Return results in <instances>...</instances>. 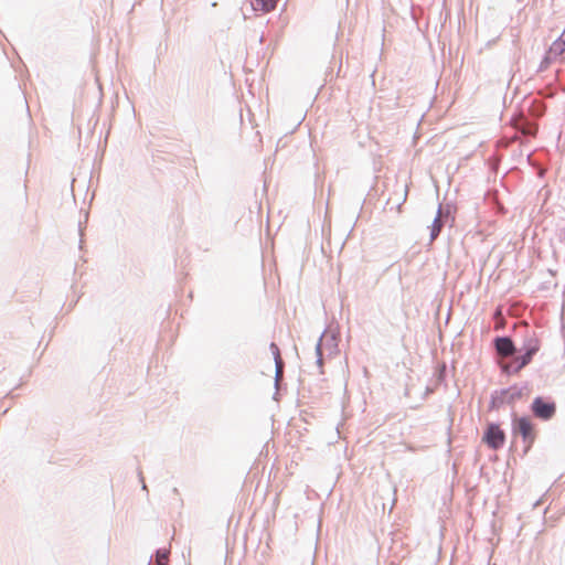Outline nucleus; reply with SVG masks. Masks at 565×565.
I'll return each mask as SVG.
<instances>
[{"mask_svg": "<svg viewBox=\"0 0 565 565\" xmlns=\"http://www.w3.org/2000/svg\"><path fill=\"white\" fill-rule=\"evenodd\" d=\"M565 52V38L562 35L559 39L555 40L550 46L545 60L547 62L555 61Z\"/></svg>", "mask_w": 565, "mask_h": 565, "instance_id": "4", "label": "nucleus"}, {"mask_svg": "<svg viewBox=\"0 0 565 565\" xmlns=\"http://www.w3.org/2000/svg\"><path fill=\"white\" fill-rule=\"evenodd\" d=\"M482 440L492 449H499L505 441V434L497 424H489Z\"/></svg>", "mask_w": 565, "mask_h": 565, "instance_id": "2", "label": "nucleus"}, {"mask_svg": "<svg viewBox=\"0 0 565 565\" xmlns=\"http://www.w3.org/2000/svg\"><path fill=\"white\" fill-rule=\"evenodd\" d=\"M440 216H441V210L439 209L437 216L435 217L433 225H431V233H430L431 241H434L439 235V233L441 231L443 224L440 221Z\"/></svg>", "mask_w": 565, "mask_h": 565, "instance_id": "9", "label": "nucleus"}, {"mask_svg": "<svg viewBox=\"0 0 565 565\" xmlns=\"http://www.w3.org/2000/svg\"><path fill=\"white\" fill-rule=\"evenodd\" d=\"M532 411L536 417L550 419L555 413V405L553 403L544 402L541 397H537L533 402Z\"/></svg>", "mask_w": 565, "mask_h": 565, "instance_id": "3", "label": "nucleus"}, {"mask_svg": "<svg viewBox=\"0 0 565 565\" xmlns=\"http://www.w3.org/2000/svg\"><path fill=\"white\" fill-rule=\"evenodd\" d=\"M495 348L502 356H510L514 352V344L510 338H498L495 340Z\"/></svg>", "mask_w": 565, "mask_h": 565, "instance_id": "5", "label": "nucleus"}, {"mask_svg": "<svg viewBox=\"0 0 565 565\" xmlns=\"http://www.w3.org/2000/svg\"><path fill=\"white\" fill-rule=\"evenodd\" d=\"M513 430L522 436L526 448H530L535 439V430L532 422L527 417H519L513 420Z\"/></svg>", "mask_w": 565, "mask_h": 565, "instance_id": "1", "label": "nucleus"}, {"mask_svg": "<svg viewBox=\"0 0 565 565\" xmlns=\"http://www.w3.org/2000/svg\"><path fill=\"white\" fill-rule=\"evenodd\" d=\"M524 350L531 355H534L540 350V341L535 337H530L525 340Z\"/></svg>", "mask_w": 565, "mask_h": 565, "instance_id": "8", "label": "nucleus"}, {"mask_svg": "<svg viewBox=\"0 0 565 565\" xmlns=\"http://www.w3.org/2000/svg\"><path fill=\"white\" fill-rule=\"evenodd\" d=\"M277 0H252V8L262 13H267L276 8Z\"/></svg>", "mask_w": 565, "mask_h": 565, "instance_id": "6", "label": "nucleus"}, {"mask_svg": "<svg viewBox=\"0 0 565 565\" xmlns=\"http://www.w3.org/2000/svg\"><path fill=\"white\" fill-rule=\"evenodd\" d=\"M168 556H169V551L159 550L157 552V556H156L157 565H168V562H169Z\"/></svg>", "mask_w": 565, "mask_h": 565, "instance_id": "10", "label": "nucleus"}, {"mask_svg": "<svg viewBox=\"0 0 565 565\" xmlns=\"http://www.w3.org/2000/svg\"><path fill=\"white\" fill-rule=\"evenodd\" d=\"M532 358L533 355L529 354L527 352H525L521 356H516L512 364L513 371L519 372L521 369H523L531 362Z\"/></svg>", "mask_w": 565, "mask_h": 565, "instance_id": "7", "label": "nucleus"}]
</instances>
